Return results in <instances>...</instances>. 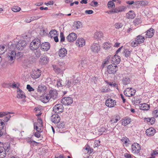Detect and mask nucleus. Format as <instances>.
I'll list each match as a JSON object with an SVG mask.
<instances>
[{
	"mask_svg": "<svg viewBox=\"0 0 158 158\" xmlns=\"http://www.w3.org/2000/svg\"><path fill=\"white\" fill-rule=\"evenodd\" d=\"M117 70L118 67L114 64H111L107 67V72L110 74L115 73Z\"/></svg>",
	"mask_w": 158,
	"mask_h": 158,
	"instance_id": "f257e3e1",
	"label": "nucleus"
},
{
	"mask_svg": "<svg viewBox=\"0 0 158 158\" xmlns=\"http://www.w3.org/2000/svg\"><path fill=\"white\" fill-rule=\"evenodd\" d=\"M26 45V41L24 40H20L16 43V48L19 50H22L25 48Z\"/></svg>",
	"mask_w": 158,
	"mask_h": 158,
	"instance_id": "f03ea898",
	"label": "nucleus"
},
{
	"mask_svg": "<svg viewBox=\"0 0 158 158\" xmlns=\"http://www.w3.org/2000/svg\"><path fill=\"white\" fill-rule=\"evenodd\" d=\"M136 90L132 88H128L124 90L123 93L126 96L130 97L134 95L135 93Z\"/></svg>",
	"mask_w": 158,
	"mask_h": 158,
	"instance_id": "7ed1b4c3",
	"label": "nucleus"
},
{
	"mask_svg": "<svg viewBox=\"0 0 158 158\" xmlns=\"http://www.w3.org/2000/svg\"><path fill=\"white\" fill-rule=\"evenodd\" d=\"M141 148L139 144L137 143H134L131 145V150L132 153L137 154L139 153Z\"/></svg>",
	"mask_w": 158,
	"mask_h": 158,
	"instance_id": "20e7f679",
	"label": "nucleus"
},
{
	"mask_svg": "<svg viewBox=\"0 0 158 158\" xmlns=\"http://www.w3.org/2000/svg\"><path fill=\"white\" fill-rule=\"evenodd\" d=\"M64 110V107L61 104L56 105L53 107V111L56 114L62 112Z\"/></svg>",
	"mask_w": 158,
	"mask_h": 158,
	"instance_id": "39448f33",
	"label": "nucleus"
},
{
	"mask_svg": "<svg viewBox=\"0 0 158 158\" xmlns=\"http://www.w3.org/2000/svg\"><path fill=\"white\" fill-rule=\"evenodd\" d=\"M7 58L9 61L13 63L16 56V52L14 51H10L8 53Z\"/></svg>",
	"mask_w": 158,
	"mask_h": 158,
	"instance_id": "423d86ee",
	"label": "nucleus"
},
{
	"mask_svg": "<svg viewBox=\"0 0 158 158\" xmlns=\"http://www.w3.org/2000/svg\"><path fill=\"white\" fill-rule=\"evenodd\" d=\"M73 102V98L70 97H64L61 100V103L65 105H69L72 103Z\"/></svg>",
	"mask_w": 158,
	"mask_h": 158,
	"instance_id": "0eeeda50",
	"label": "nucleus"
},
{
	"mask_svg": "<svg viewBox=\"0 0 158 158\" xmlns=\"http://www.w3.org/2000/svg\"><path fill=\"white\" fill-rule=\"evenodd\" d=\"M17 97L18 98H20L23 99L22 102L24 103L26 102L25 98L26 96L25 94L19 88H18L17 90Z\"/></svg>",
	"mask_w": 158,
	"mask_h": 158,
	"instance_id": "6e6552de",
	"label": "nucleus"
},
{
	"mask_svg": "<svg viewBox=\"0 0 158 158\" xmlns=\"http://www.w3.org/2000/svg\"><path fill=\"white\" fill-rule=\"evenodd\" d=\"M11 117L10 115H8L5 117L4 119H0V131H2V130L4 128L5 123L3 122H7Z\"/></svg>",
	"mask_w": 158,
	"mask_h": 158,
	"instance_id": "1a4fd4ad",
	"label": "nucleus"
},
{
	"mask_svg": "<svg viewBox=\"0 0 158 158\" xmlns=\"http://www.w3.org/2000/svg\"><path fill=\"white\" fill-rule=\"evenodd\" d=\"M105 104L107 106L112 107L116 105V102L115 100L112 99L108 98L106 100Z\"/></svg>",
	"mask_w": 158,
	"mask_h": 158,
	"instance_id": "9d476101",
	"label": "nucleus"
},
{
	"mask_svg": "<svg viewBox=\"0 0 158 158\" xmlns=\"http://www.w3.org/2000/svg\"><path fill=\"white\" fill-rule=\"evenodd\" d=\"M110 60L113 63V64L116 65L120 62V57L119 56L115 55L112 56Z\"/></svg>",
	"mask_w": 158,
	"mask_h": 158,
	"instance_id": "9b49d317",
	"label": "nucleus"
},
{
	"mask_svg": "<svg viewBox=\"0 0 158 158\" xmlns=\"http://www.w3.org/2000/svg\"><path fill=\"white\" fill-rule=\"evenodd\" d=\"M49 61V59L47 56L42 55L40 58V63L41 65H45L47 64Z\"/></svg>",
	"mask_w": 158,
	"mask_h": 158,
	"instance_id": "f8f14e48",
	"label": "nucleus"
},
{
	"mask_svg": "<svg viewBox=\"0 0 158 158\" xmlns=\"http://www.w3.org/2000/svg\"><path fill=\"white\" fill-rule=\"evenodd\" d=\"M52 121L55 123H58L60 121V118L58 114H54L51 117Z\"/></svg>",
	"mask_w": 158,
	"mask_h": 158,
	"instance_id": "ddd939ff",
	"label": "nucleus"
},
{
	"mask_svg": "<svg viewBox=\"0 0 158 158\" xmlns=\"http://www.w3.org/2000/svg\"><path fill=\"white\" fill-rule=\"evenodd\" d=\"M47 95L49 99L52 98L54 100L56 98L58 97L57 91L55 90H50L49 94Z\"/></svg>",
	"mask_w": 158,
	"mask_h": 158,
	"instance_id": "4468645a",
	"label": "nucleus"
},
{
	"mask_svg": "<svg viewBox=\"0 0 158 158\" xmlns=\"http://www.w3.org/2000/svg\"><path fill=\"white\" fill-rule=\"evenodd\" d=\"M42 123V121L41 120H40V122L39 123H34V128L38 132L41 133L42 132L41 130V127L43 126Z\"/></svg>",
	"mask_w": 158,
	"mask_h": 158,
	"instance_id": "2eb2a0df",
	"label": "nucleus"
},
{
	"mask_svg": "<svg viewBox=\"0 0 158 158\" xmlns=\"http://www.w3.org/2000/svg\"><path fill=\"white\" fill-rule=\"evenodd\" d=\"M77 35L74 33H71L67 37L66 39L69 42H73L77 39Z\"/></svg>",
	"mask_w": 158,
	"mask_h": 158,
	"instance_id": "dca6fc26",
	"label": "nucleus"
},
{
	"mask_svg": "<svg viewBox=\"0 0 158 158\" xmlns=\"http://www.w3.org/2000/svg\"><path fill=\"white\" fill-rule=\"evenodd\" d=\"M41 72L39 69L37 71H33L31 74V76L32 78L34 79L39 78L41 75Z\"/></svg>",
	"mask_w": 158,
	"mask_h": 158,
	"instance_id": "f3484780",
	"label": "nucleus"
},
{
	"mask_svg": "<svg viewBox=\"0 0 158 158\" xmlns=\"http://www.w3.org/2000/svg\"><path fill=\"white\" fill-rule=\"evenodd\" d=\"M50 47V44L48 42L43 43L41 45V48L44 51L48 50Z\"/></svg>",
	"mask_w": 158,
	"mask_h": 158,
	"instance_id": "a211bd4d",
	"label": "nucleus"
},
{
	"mask_svg": "<svg viewBox=\"0 0 158 158\" xmlns=\"http://www.w3.org/2000/svg\"><path fill=\"white\" fill-rule=\"evenodd\" d=\"M90 48L92 51L95 52H98L100 50V46L98 44H93L91 46Z\"/></svg>",
	"mask_w": 158,
	"mask_h": 158,
	"instance_id": "6ab92c4d",
	"label": "nucleus"
},
{
	"mask_svg": "<svg viewBox=\"0 0 158 158\" xmlns=\"http://www.w3.org/2000/svg\"><path fill=\"white\" fill-rule=\"evenodd\" d=\"M40 46L39 44H36L35 41H32L30 44V48L32 50L35 51L38 49Z\"/></svg>",
	"mask_w": 158,
	"mask_h": 158,
	"instance_id": "aec40b11",
	"label": "nucleus"
},
{
	"mask_svg": "<svg viewBox=\"0 0 158 158\" xmlns=\"http://www.w3.org/2000/svg\"><path fill=\"white\" fill-rule=\"evenodd\" d=\"M76 44L79 47H82L85 45V41L83 38H78L76 41Z\"/></svg>",
	"mask_w": 158,
	"mask_h": 158,
	"instance_id": "412c9836",
	"label": "nucleus"
},
{
	"mask_svg": "<svg viewBox=\"0 0 158 158\" xmlns=\"http://www.w3.org/2000/svg\"><path fill=\"white\" fill-rule=\"evenodd\" d=\"M154 33V29L153 28H151L146 31V37L148 38H151L153 36Z\"/></svg>",
	"mask_w": 158,
	"mask_h": 158,
	"instance_id": "4be33fe9",
	"label": "nucleus"
},
{
	"mask_svg": "<svg viewBox=\"0 0 158 158\" xmlns=\"http://www.w3.org/2000/svg\"><path fill=\"white\" fill-rule=\"evenodd\" d=\"M67 54L66 49L64 48H61L59 50L58 52L59 56L60 57H64Z\"/></svg>",
	"mask_w": 158,
	"mask_h": 158,
	"instance_id": "5701e85b",
	"label": "nucleus"
},
{
	"mask_svg": "<svg viewBox=\"0 0 158 158\" xmlns=\"http://www.w3.org/2000/svg\"><path fill=\"white\" fill-rule=\"evenodd\" d=\"M145 132L147 135L151 136L155 133V130L153 128H150L146 130Z\"/></svg>",
	"mask_w": 158,
	"mask_h": 158,
	"instance_id": "b1692460",
	"label": "nucleus"
},
{
	"mask_svg": "<svg viewBox=\"0 0 158 158\" xmlns=\"http://www.w3.org/2000/svg\"><path fill=\"white\" fill-rule=\"evenodd\" d=\"M120 119V116L118 114H116L112 116L111 117V119L110 120V122L111 123H117Z\"/></svg>",
	"mask_w": 158,
	"mask_h": 158,
	"instance_id": "393cba45",
	"label": "nucleus"
},
{
	"mask_svg": "<svg viewBox=\"0 0 158 158\" xmlns=\"http://www.w3.org/2000/svg\"><path fill=\"white\" fill-rule=\"evenodd\" d=\"M50 99L47 94H44L40 97V100L44 103L48 102Z\"/></svg>",
	"mask_w": 158,
	"mask_h": 158,
	"instance_id": "a878e982",
	"label": "nucleus"
},
{
	"mask_svg": "<svg viewBox=\"0 0 158 158\" xmlns=\"http://www.w3.org/2000/svg\"><path fill=\"white\" fill-rule=\"evenodd\" d=\"M135 39L137 41L136 42L139 44L143 43L145 40V38L144 36L141 35H139L136 36Z\"/></svg>",
	"mask_w": 158,
	"mask_h": 158,
	"instance_id": "bb28decb",
	"label": "nucleus"
},
{
	"mask_svg": "<svg viewBox=\"0 0 158 158\" xmlns=\"http://www.w3.org/2000/svg\"><path fill=\"white\" fill-rule=\"evenodd\" d=\"M131 121V119L130 118L126 117L122 120V125L124 126L129 124Z\"/></svg>",
	"mask_w": 158,
	"mask_h": 158,
	"instance_id": "cd10ccee",
	"label": "nucleus"
},
{
	"mask_svg": "<svg viewBox=\"0 0 158 158\" xmlns=\"http://www.w3.org/2000/svg\"><path fill=\"white\" fill-rule=\"evenodd\" d=\"M141 99L139 97L136 96L132 99V102L134 104H137L140 102Z\"/></svg>",
	"mask_w": 158,
	"mask_h": 158,
	"instance_id": "c85d7f7f",
	"label": "nucleus"
},
{
	"mask_svg": "<svg viewBox=\"0 0 158 158\" xmlns=\"http://www.w3.org/2000/svg\"><path fill=\"white\" fill-rule=\"evenodd\" d=\"M103 37V34L101 32H97L94 34V37L96 39L101 40Z\"/></svg>",
	"mask_w": 158,
	"mask_h": 158,
	"instance_id": "c756f323",
	"label": "nucleus"
},
{
	"mask_svg": "<svg viewBox=\"0 0 158 158\" xmlns=\"http://www.w3.org/2000/svg\"><path fill=\"white\" fill-rule=\"evenodd\" d=\"M131 81L130 78L128 77H123L122 79L123 84L125 85L129 84Z\"/></svg>",
	"mask_w": 158,
	"mask_h": 158,
	"instance_id": "7c9ffc66",
	"label": "nucleus"
},
{
	"mask_svg": "<svg viewBox=\"0 0 158 158\" xmlns=\"http://www.w3.org/2000/svg\"><path fill=\"white\" fill-rule=\"evenodd\" d=\"M139 106L140 109L143 110H148L150 108L149 105L146 103L140 104Z\"/></svg>",
	"mask_w": 158,
	"mask_h": 158,
	"instance_id": "2f4dec72",
	"label": "nucleus"
},
{
	"mask_svg": "<svg viewBox=\"0 0 158 158\" xmlns=\"http://www.w3.org/2000/svg\"><path fill=\"white\" fill-rule=\"evenodd\" d=\"M135 15L133 11H130L127 14V16L129 19H132L134 18Z\"/></svg>",
	"mask_w": 158,
	"mask_h": 158,
	"instance_id": "473e14b6",
	"label": "nucleus"
},
{
	"mask_svg": "<svg viewBox=\"0 0 158 158\" xmlns=\"http://www.w3.org/2000/svg\"><path fill=\"white\" fill-rule=\"evenodd\" d=\"M5 151L4 150V148L2 147H0V158H4L6 156Z\"/></svg>",
	"mask_w": 158,
	"mask_h": 158,
	"instance_id": "72a5a7b5",
	"label": "nucleus"
},
{
	"mask_svg": "<svg viewBox=\"0 0 158 158\" xmlns=\"http://www.w3.org/2000/svg\"><path fill=\"white\" fill-rule=\"evenodd\" d=\"M53 68L54 70L55 71V73L57 74L60 73L62 74V70L59 68L56 65H53Z\"/></svg>",
	"mask_w": 158,
	"mask_h": 158,
	"instance_id": "f704fd0d",
	"label": "nucleus"
},
{
	"mask_svg": "<svg viewBox=\"0 0 158 158\" xmlns=\"http://www.w3.org/2000/svg\"><path fill=\"white\" fill-rule=\"evenodd\" d=\"M136 4H139L142 6H144L147 5L148 2L147 1H139L136 2Z\"/></svg>",
	"mask_w": 158,
	"mask_h": 158,
	"instance_id": "c9c22d12",
	"label": "nucleus"
},
{
	"mask_svg": "<svg viewBox=\"0 0 158 158\" xmlns=\"http://www.w3.org/2000/svg\"><path fill=\"white\" fill-rule=\"evenodd\" d=\"M46 89V88L44 85H41L38 86L37 91L38 92H41L44 91Z\"/></svg>",
	"mask_w": 158,
	"mask_h": 158,
	"instance_id": "e433bc0d",
	"label": "nucleus"
},
{
	"mask_svg": "<svg viewBox=\"0 0 158 158\" xmlns=\"http://www.w3.org/2000/svg\"><path fill=\"white\" fill-rule=\"evenodd\" d=\"M10 144L9 143H5L3 145V148H4V150L6 152H8L9 150L10 149Z\"/></svg>",
	"mask_w": 158,
	"mask_h": 158,
	"instance_id": "4c0bfd02",
	"label": "nucleus"
},
{
	"mask_svg": "<svg viewBox=\"0 0 158 158\" xmlns=\"http://www.w3.org/2000/svg\"><path fill=\"white\" fill-rule=\"evenodd\" d=\"M133 22L135 25H137L142 23V21L141 18H137L135 19Z\"/></svg>",
	"mask_w": 158,
	"mask_h": 158,
	"instance_id": "58836bf2",
	"label": "nucleus"
},
{
	"mask_svg": "<svg viewBox=\"0 0 158 158\" xmlns=\"http://www.w3.org/2000/svg\"><path fill=\"white\" fill-rule=\"evenodd\" d=\"M80 66H81L82 69H83L87 66V62L85 60H82L81 61L80 64Z\"/></svg>",
	"mask_w": 158,
	"mask_h": 158,
	"instance_id": "ea45409f",
	"label": "nucleus"
},
{
	"mask_svg": "<svg viewBox=\"0 0 158 158\" xmlns=\"http://www.w3.org/2000/svg\"><path fill=\"white\" fill-rule=\"evenodd\" d=\"M111 47V44L108 43L107 42L104 43L103 45V48L106 50H108L110 49Z\"/></svg>",
	"mask_w": 158,
	"mask_h": 158,
	"instance_id": "a19ab883",
	"label": "nucleus"
},
{
	"mask_svg": "<svg viewBox=\"0 0 158 158\" xmlns=\"http://www.w3.org/2000/svg\"><path fill=\"white\" fill-rule=\"evenodd\" d=\"M13 113L9 112H0V118L4 116H6L8 115V114H13Z\"/></svg>",
	"mask_w": 158,
	"mask_h": 158,
	"instance_id": "79ce46f5",
	"label": "nucleus"
},
{
	"mask_svg": "<svg viewBox=\"0 0 158 158\" xmlns=\"http://www.w3.org/2000/svg\"><path fill=\"white\" fill-rule=\"evenodd\" d=\"M6 51V48L5 46L0 45V55L4 53Z\"/></svg>",
	"mask_w": 158,
	"mask_h": 158,
	"instance_id": "37998d69",
	"label": "nucleus"
},
{
	"mask_svg": "<svg viewBox=\"0 0 158 158\" xmlns=\"http://www.w3.org/2000/svg\"><path fill=\"white\" fill-rule=\"evenodd\" d=\"M57 31L55 30L51 31L49 33L50 34V36L52 38L54 36H55L56 35H57Z\"/></svg>",
	"mask_w": 158,
	"mask_h": 158,
	"instance_id": "c03bdc74",
	"label": "nucleus"
},
{
	"mask_svg": "<svg viewBox=\"0 0 158 158\" xmlns=\"http://www.w3.org/2000/svg\"><path fill=\"white\" fill-rule=\"evenodd\" d=\"M35 56L37 58H39L41 56V52L40 49H36L34 51Z\"/></svg>",
	"mask_w": 158,
	"mask_h": 158,
	"instance_id": "a18cd8bd",
	"label": "nucleus"
},
{
	"mask_svg": "<svg viewBox=\"0 0 158 158\" xmlns=\"http://www.w3.org/2000/svg\"><path fill=\"white\" fill-rule=\"evenodd\" d=\"M64 15L61 13L54 14L52 15L53 17L56 18H59Z\"/></svg>",
	"mask_w": 158,
	"mask_h": 158,
	"instance_id": "49530a36",
	"label": "nucleus"
},
{
	"mask_svg": "<svg viewBox=\"0 0 158 158\" xmlns=\"http://www.w3.org/2000/svg\"><path fill=\"white\" fill-rule=\"evenodd\" d=\"M65 123L64 122L58 123L56 125V127L58 129H62L64 128Z\"/></svg>",
	"mask_w": 158,
	"mask_h": 158,
	"instance_id": "de8ad7c7",
	"label": "nucleus"
},
{
	"mask_svg": "<svg viewBox=\"0 0 158 158\" xmlns=\"http://www.w3.org/2000/svg\"><path fill=\"white\" fill-rule=\"evenodd\" d=\"M113 2L112 0V1H110L108 2L107 5L109 8L115 7V5Z\"/></svg>",
	"mask_w": 158,
	"mask_h": 158,
	"instance_id": "09e8293b",
	"label": "nucleus"
},
{
	"mask_svg": "<svg viewBox=\"0 0 158 158\" xmlns=\"http://www.w3.org/2000/svg\"><path fill=\"white\" fill-rule=\"evenodd\" d=\"M123 24L121 23H116L114 25L115 27L117 29L121 28L123 27Z\"/></svg>",
	"mask_w": 158,
	"mask_h": 158,
	"instance_id": "8fccbe9b",
	"label": "nucleus"
},
{
	"mask_svg": "<svg viewBox=\"0 0 158 158\" xmlns=\"http://www.w3.org/2000/svg\"><path fill=\"white\" fill-rule=\"evenodd\" d=\"M12 10L14 12H16L20 11L21 10V8L19 6H14L12 8Z\"/></svg>",
	"mask_w": 158,
	"mask_h": 158,
	"instance_id": "3c124183",
	"label": "nucleus"
},
{
	"mask_svg": "<svg viewBox=\"0 0 158 158\" xmlns=\"http://www.w3.org/2000/svg\"><path fill=\"white\" fill-rule=\"evenodd\" d=\"M124 52L125 56L127 58L130 56L131 52L127 49H125Z\"/></svg>",
	"mask_w": 158,
	"mask_h": 158,
	"instance_id": "603ef678",
	"label": "nucleus"
},
{
	"mask_svg": "<svg viewBox=\"0 0 158 158\" xmlns=\"http://www.w3.org/2000/svg\"><path fill=\"white\" fill-rule=\"evenodd\" d=\"M72 80L71 79L70 81L69 80H66V85L67 86V87L69 88L70 86H72L73 85V84L72 83Z\"/></svg>",
	"mask_w": 158,
	"mask_h": 158,
	"instance_id": "864d4df0",
	"label": "nucleus"
},
{
	"mask_svg": "<svg viewBox=\"0 0 158 158\" xmlns=\"http://www.w3.org/2000/svg\"><path fill=\"white\" fill-rule=\"evenodd\" d=\"M60 42H64L65 40V37L63 32H60Z\"/></svg>",
	"mask_w": 158,
	"mask_h": 158,
	"instance_id": "5fc2aeb1",
	"label": "nucleus"
},
{
	"mask_svg": "<svg viewBox=\"0 0 158 158\" xmlns=\"http://www.w3.org/2000/svg\"><path fill=\"white\" fill-rule=\"evenodd\" d=\"M62 80L61 79H58L57 81L56 85L58 87H62L63 85L62 84Z\"/></svg>",
	"mask_w": 158,
	"mask_h": 158,
	"instance_id": "6e6d98bb",
	"label": "nucleus"
},
{
	"mask_svg": "<svg viewBox=\"0 0 158 158\" xmlns=\"http://www.w3.org/2000/svg\"><path fill=\"white\" fill-rule=\"evenodd\" d=\"M136 41H137L135 39V41H132L131 44V46L133 47H136V46H137L138 44H139Z\"/></svg>",
	"mask_w": 158,
	"mask_h": 158,
	"instance_id": "4d7b16f0",
	"label": "nucleus"
},
{
	"mask_svg": "<svg viewBox=\"0 0 158 158\" xmlns=\"http://www.w3.org/2000/svg\"><path fill=\"white\" fill-rule=\"evenodd\" d=\"M81 25V23L79 21L75 23V26L76 27L77 29L80 28Z\"/></svg>",
	"mask_w": 158,
	"mask_h": 158,
	"instance_id": "13d9d810",
	"label": "nucleus"
},
{
	"mask_svg": "<svg viewBox=\"0 0 158 158\" xmlns=\"http://www.w3.org/2000/svg\"><path fill=\"white\" fill-rule=\"evenodd\" d=\"M153 116L155 118L158 117V110H156L154 111L152 113Z\"/></svg>",
	"mask_w": 158,
	"mask_h": 158,
	"instance_id": "bf43d9fd",
	"label": "nucleus"
},
{
	"mask_svg": "<svg viewBox=\"0 0 158 158\" xmlns=\"http://www.w3.org/2000/svg\"><path fill=\"white\" fill-rule=\"evenodd\" d=\"M23 55V52H18L17 53H16V56L18 57V58H20Z\"/></svg>",
	"mask_w": 158,
	"mask_h": 158,
	"instance_id": "052dcab7",
	"label": "nucleus"
},
{
	"mask_svg": "<svg viewBox=\"0 0 158 158\" xmlns=\"http://www.w3.org/2000/svg\"><path fill=\"white\" fill-rule=\"evenodd\" d=\"M27 88L28 90V91L30 92L34 91V89L32 87H31L29 85H27Z\"/></svg>",
	"mask_w": 158,
	"mask_h": 158,
	"instance_id": "680f3d73",
	"label": "nucleus"
},
{
	"mask_svg": "<svg viewBox=\"0 0 158 158\" xmlns=\"http://www.w3.org/2000/svg\"><path fill=\"white\" fill-rule=\"evenodd\" d=\"M125 157L127 158H131L133 157V156L127 153H125L124 154Z\"/></svg>",
	"mask_w": 158,
	"mask_h": 158,
	"instance_id": "e2e57ef3",
	"label": "nucleus"
},
{
	"mask_svg": "<svg viewBox=\"0 0 158 158\" xmlns=\"http://www.w3.org/2000/svg\"><path fill=\"white\" fill-rule=\"evenodd\" d=\"M42 16H35L32 17H31V20L32 21L37 20L39 19Z\"/></svg>",
	"mask_w": 158,
	"mask_h": 158,
	"instance_id": "0e129e2a",
	"label": "nucleus"
},
{
	"mask_svg": "<svg viewBox=\"0 0 158 158\" xmlns=\"http://www.w3.org/2000/svg\"><path fill=\"white\" fill-rule=\"evenodd\" d=\"M117 8L119 12L123 11L125 9V7L123 6H119Z\"/></svg>",
	"mask_w": 158,
	"mask_h": 158,
	"instance_id": "69168bd1",
	"label": "nucleus"
},
{
	"mask_svg": "<svg viewBox=\"0 0 158 158\" xmlns=\"http://www.w3.org/2000/svg\"><path fill=\"white\" fill-rule=\"evenodd\" d=\"M91 3L92 4L91 5L93 6H96L98 5V2L96 1H93L91 2Z\"/></svg>",
	"mask_w": 158,
	"mask_h": 158,
	"instance_id": "338daca9",
	"label": "nucleus"
},
{
	"mask_svg": "<svg viewBox=\"0 0 158 158\" xmlns=\"http://www.w3.org/2000/svg\"><path fill=\"white\" fill-rule=\"evenodd\" d=\"M158 155V152L156 151H153V152L152 153L151 156L154 157L155 156Z\"/></svg>",
	"mask_w": 158,
	"mask_h": 158,
	"instance_id": "774afa93",
	"label": "nucleus"
}]
</instances>
